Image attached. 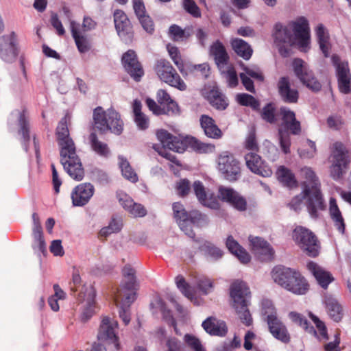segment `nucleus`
Masks as SVG:
<instances>
[{
	"instance_id": "nucleus-5",
	"label": "nucleus",
	"mask_w": 351,
	"mask_h": 351,
	"mask_svg": "<svg viewBox=\"0 0 351 351\" xmlns=\"http://www.w3.org/2000/svg\"><path fill=\"white\" fill-rule=\"evenodd\" d=\"M94 128L101 134L110 132L119 135L123 130V122L121 115L115 110L110 108L104 110L98 106L93 110Z\"/></svg>"
},
{
	"instance_id": "nucleus-6",
	"label": "nucleus",
	"mask_w": 351,
	"mask_h": 351,
	"mask_svg": "<svg viewBox=\"0 0 351 351\" xmlns=\"http://www.w3.org/2000/svg\"><path fill=\"white\" fill-rule=\"evenodd\" d=\"M282 123L278 129V138L280 147L285 154L290 152V133L299 135L301 133L300 122L295 118V112L286 107L280 109Z\"/></svg>"
},
{
	"instance_id": "nucleus-13",
	"label": "nucleus",
	"mask_w": 351,
	"mask_h": 351,
	"mask_svg": "<svg viewBox=\"0 0 351 351\" xmlns=\"http://www.w3.org/2000/svg\"><path fill=\"white\" fill-rule=\"evenodd\" d=\"M118 328L117 321L109 317H105L101 320L99 326L97 338L99 341L112 343L116 350H120L119 337L117 335Z\"/></svg>"
},
{
	"instance_id": "nucleus-1",
	"label": "nucleus",
	"mask_w": 351,
	"mask_h": 351,
	"mask_svg": "<svg viewBox=\"0 0 351 351\" xmlns=\"http://www.w3.org/2000/svg\"><path fill=\"white\" fill-rule=\"evenodd\" d=\"M70 121L71 116L66 113L59 121L55 134L60 148L61 165L71 178L81 181L85 171L81 159L77 154L75 144L70 136L68 128Z\"/></svg>"
},
{
	"instance_id": "nucleus-54",
	"label": "nucleus",
	"mask_w": 351,
	"mask_h": 351,
	"mask_svg": "<svg viewBox=\"0 0 351 351\" xmlns=\"http://www.w3.org/2000/svg\"><path fill=\"white\" fill-rule=\"evenodd\" d=\"M157 305L160 308L161 313H162L163 318L166 320V322L173 326L174 327V330L176 334H178V331L176 328V321L174 320L171 311L168 310L165 307V303L162 302L161 299L157 300Z\"/></svg>"
},
{
	"instance_id": "nucleus-26",
	"label": "nucleus",
	"mask_w": 351,
	"mask_h": 351,
	"mask_svg": "<svg viewBox=\"0 0 351 351\" xmlns=\"http://www.w3.org/2000/svg\"><path fill=\"white\" fill-rule=\"evenodd\" d=\"M247 168L253 173L263 177H269L272 174L271 169L261 160L260 156L255 152H250L245 156Z\"/></svg>"
},
{
	"instance_id": "nucleus-36",
	"label": "nucleus",
	"mask_w": 351,
	"mask_h": 351,
	"mask_svg": "<svg viewBox=\"0 0 351 351\" xmlns=\"http://www.w3.org/2000/svg\"><path fill=\"white\" fill-rule=\"evenodd\" d=\"M210 54L214 57L215 63L220 69L228 64L229 56L221 42L217 40L211 45Z\"/></svg>"
},
{
	"instance_id": "nucleus-37",
	"label": "nucleus",
	"mask_w": 351,
	"mask_h": 351,
	"mask_svg": "<svg viewBox=\"0 0 351 351\" xmlns=\"http://www.w3.org/2000/svg\"><path fill=\"white\" fill-rule=\"evenodd\" d=\"M226 246L229 251L235 255L241 263L246 264L250 261L251 257L250 254L232 236H229L227 238Z\"/></svg>"
},
{
	"instance_id": "nucleus-4",
	"label": "nucleus",
	"mask_w": 351,
	"mask_h": 351,
	"mask_svg": "<svg viewBox=\"0 0 351 351\" xmlns=\"http://www.w3.org/2000/svg\"><path fill=\"white\" fill-rule=\"evenodd\" d=\"M271 274L276 283L294 294L304 295L308 290L309 285L306 279L294 269L276 267Z\"/></svg>"
},
{
	"instance_id": "nucleus-8",
	"label": "nucleus",
	"mask_w": 351,
	"mask_h": 351,
	"mask_svg": "<svg viewBox=\"0 0 351 351\" xmlns=\"http://www.w3.org/2000/svg\"><path fill=\"white\" fill-rule=\"evenodd\" d=\"M329 160L330 177L335 180H341L345 174L350 162L348 148L342 143L335 142L332 145V151Z\"/></svg>"
},
{
	"instance_id": "nucleus-47",
	"label": "nucleus",
	"mask_w": 351,
	"mask_h": 351,
	"mask_svg": "<svg viewBox=\"0 0 351 351\" xmlns=\"http://www.w3.org/2000/svg\"><path fill=\"white\" fill-rule=\"evenodd\" d=\"M119 160L122 176L133 183L136 182L138 181V176L127 159L123 156H119Z\"/></svg>"
},
{
	"instance_id": "nucleus-11",
	"label": "nucleus",
	"mask_w": 351,
	"mask_h": 351,
	"mask_svg": "<svg viewBox=\"0 0 351 351\" xmlns=\"http://www.w3.org/2000/svg\"><path fill=\"white\" fill-rule=\"evenodd\" d=\"M156 67L157 74L162 82L180 90H186V84L168 60L165 59L158 60Z\"/></svg>"
},
{
	"instance_id": "nucleus-9",
	"label": "nucleus",
	"mask_w": 351,
	"mask_h": 351,
	"mask_svg": "<svg viewBox=\"0 0 351 351\" xmlns=\"http://www.w3.org/2000/svg\"><path fill=\"white\" fill-rule=\"evenodd\" d=\"M293 238L295 243L308 256L315 257L319 253V243L316 236L308 229L302 226L295 228Z\"/></svg>"
},
{
	"instance_id": "nucleus-19",
	"label": "nucleus",
	"mask_w": 351,
	"mask_h": 351,
	"mask_svg": "<svg viewBox=\"0 0 351 351\" xmlns=\"http://www.w3.org/2000/svg\"><path fill=\"white\" fill-rule=\"evenodd\" d=\"M121 63L125 71L134 81H141L144 71L134 51L130 49L124 53L121 58Z\"/></svg>"
},
{
	"instance_id": "nucleus-46",
	"label": "nucleus",
	"mask_w": 351,
	"mask_h": 351,
	"mask_svg": "<svg viewBox=\"0 0 351 351\" xmlns=\"http://www.w3.org/2000/svg\"><path fill=\"white\" fill-rule=\"evenodd\" d=\"M204 256L213 260H218L223 256V252L219 247L209 241H204L199 247Z\"/></svg>"
},
{
	"instance_id": "nucleus-27",
	"label": "nucleus",
	"mask_w": 351,
	"mask_h": 351,
	"mask_svg": "<svg viewBox=\"0 0 351 351\" xmlns=\"http://www.w3.org/2000/svg\"><path fill=\"white\" fill-rule=\"evenodd\" d=\"M202 95L208 101L213 107L217 110H225L228 106L226 96L215 87L204 88L202 90Z\"/></svg>"
},
{
	"instance_id": "nucleus-16",
	"label": "nucleus",
	"mask_w": 351,
	"mask_h": 351,
	"mask_svg": "<svg viewBox=\"0 0 351 351\" xmlns=\"http://www.w3.org/2000/svg\"><path fill=\"white\" fill-rule=\"evenodd\" d=\"M272 35L274 43L279 48L280 53L285 56H287L288 51L285 49V47L295 43V37L289 25H283L280 23L276 24Z\"/></svg>"
},
{
	"instance_id": "nucleus-29",
	"label": "nucleus",
	"mask_w": 351,
	"mask_h": 351,
	"mask_svg": "<svg viewBox=\"0 0 351 351\" xmlns=\"http://www.w3.org/2000/svg\"><path fill=\"white\" fill-rule=\"evenodd\" d=\"M267 323L270 332L276 339L286 343L290 341L291 338L288 330L278 317H270Z\"/></svg>"
},
{
	"instance_id": "nucleus-20",
	"label": "nucleus",
	"mask_w": 351,
	"mask_h": 351,
	"mask_svg": "<svg viewBox=\"0 0 351 351\" xmlns=\"http://www.w3.org/2000/svg\"><path fill=\"white\" fill-rule=\"evenodd\" d=\"M332 62L336 67L339 90L344 94L350 93L351 91V75L348 62L341 61L337 55L332 56Z\"/></svg>"
},
{
	"instance_id": "nucleus-23",
	"label": "nucleus",
	"mask_w": 351,
	"mask_h": 351,
	"mask_svg": "<svg viewBox=\"0 0 351 351\" xmlns=\"http://www.w3.org/2000/svg\"><path fill=\"white\" fill-rule=\"evenodd\" d=\"M252 252L263 261H270L274 255V250L269 243L258 237H249Z\"/></svg>"
},
{
	"instance_id": "nucleus-56",
	"label": "nucleus",
	"mask_w": 351,
	"mask_h": 351,
	"mask_svg": "<svg viewBox=\"0 0 351 351\" xmlns=\"http://www.w3.org/2000/svg\"><path fill=\"white\" fill-rule=\"evenodd\" d=\"M176 282L178 288L181 291L184 295L192 301L193 293L191 291L189 285L185 282L184 278L182 276H178L176 278Z\"/></svg>"
},
{
	"instance_id": "nucleus-21",
	"label": "nucleus",
	"mask_w": 351,
	"mask_h": 351,
	"mask_svg": "<svg viewBox=\"0 0 351 351\" xmlns=\"http://www.w3.org/2000/svg\"><path fill=\"white\" fill-rule=\"evenodd\" d=\"M158 105L155 103V115H174L180 113V108L176 101L165 90H159L157 93Z\"/></svg>"
},
{
	"instance_id": "nucleus-57",
	"label": "nucleus",
	"mask_w": 351,
	"mask_h": 351,
	"mask_svg": "<svg viewBox=\"0 0 351 351\" xmlns=\"http://www.w3.org/2000/svg\"><path fill=\"white\" fill-rule=\"evenodd\" d=\"M304 146L307 147L308 149H298V153L300 157L305 158H311L314 157L317 152L315 142L310 140H307L305 142Z\"/></svg>"
},
{
	"instance_id": "nucleus-63",
	"label": "nucleus",
	"mask_w": 351,
	"mask_h": 351,
	"mask_svg": "<svg viewBox=\"0 0 351 351\" xmlns=\"http://www.w3.org/2000/svg\"><path fill=\"white\" fill-rule=\"evenodd\" d=\"M262 312L266 316V321L268 322L271 317H277L276 309L271 300H264L262 302Z\"/></svg>"
},
{
	"instance_id": "nucleus-32",
	"label": "nucleus",
	"mask_w": 351,
	"mask_h": 351,
	"mask_svg": "<svg viewBox=\"0 0 351 351\" xmlns=\"http://www.w3.org/2000/svg\"><path fill=\"white\" fill-rule=\"evenodd\" d=\"M204 329L211 335L223 336L227 332V326L223 321L213 317H208L202 323Z\"/></svg>"
},
{
	"instance_id": "nucleus-48",
	"label": "nucleus",
	"mask_w": 351,
	"mask_h": 351,
	"mask_svg": "<svg viewBox=\"0 0 351 351\" xmlns=\"http://www.w3.org/2000/svg\"><path fill=\"white\" fill-rule=\"evenodd\" d=\"M166 49L168 51L169 56H170L175 65L179 69L181 73H184V62L178 47L171 43H168L166 45Z\"/></svg>"
},
{
	"instance_id": "nucleus-60",
	"label": "nucleus",
	"mask_w": 351,
	"mask_h": 351,
	"mask_svg": "<svg viewBox=\"0 0 351 351\" xmlns=\"http://www.w3.org/2000/svg\"><path fill=\"white\" fill-rule=\"evenodd\" d=\"M189 219L191 223H196L198 226L207 224L208 223L207 216L197 210L190 212L189 213Z\"/></svg>"
},
{
	"instance_id": "nucleus-45",
	"label": "nucleus",
	"mask_w": 351,
	"mask_h": 351,
	"mask_svg": "<svg viewBox=\"0 0 351 351\" xmlns=\"http://www.w3.org/2000/svg\"><path fill=\"white\" fill-rule=\"evenodd\" d=\"M276 176L278 180L284 185L290 188L296 186L297 182L295 179L294 175L285 167H279L276 171Z\"/></svg>"
},
{
	"instance_id": "nucleus-62",
	"label": "nucleus",
	"mask_w": 351,
	"mask_h": 351,
	"mask_svg": "<svg viewBox=\"0 0 351 351\" xmlns=\"http://www.w3.org/2000/svg\"><path fill=\"white\" fill-rule=\"evenodd\" d=\"M197 286L198 289L204 294H207L211 291L213 285V282L205 276H199L197 278Z\"/></svg>"
},
{
	"instance_id": "nucleus-50",
	"label": "nucleus",
	"mask_w": 351,
	"mask_h": 351,
	"mask_svg": "<svg viewBox=\"0 0 351 351\" xmlns=\"http://www.w3.org/2000/svg\"><path fill=\"white\" fill-rule=\"evenodd\" d=\"M114 301L117 307L119 308V317L125 324V325H128L130 322V306L131 304H125L124 301L119 300L117 298V293L114 295Z\"/></svg>"
},
{
	"instance_id": "nucleus-15",
	"label": "nucleus",
	"mask_w": 351,
	"mask_h": 351,
	"mask_svg": "<svg viewBox=\"0 0 351 351\" xmlns=\"http://www.w3.org/2000/svg\"><path fill=\"white\" fill-rule=\"evenodd\" d=\"M217 168L224 177L230 180H237L240 176L239 162L232 154L224 152L217 159Z\"/></svg>"
},
{
	"instance_id": "nucleus-42",
	"label": "nucleus",
	"mask_w": 351,
	"mask_h": 351,
	"mask_svg": "<svg viewBox=\"0 0 351 351\" xmlns=\"http://www.w3.org/2000/svg\"><path fill=\"white\" fill-rule=\"evenodd\" d=\"M330 206H329V212L330 217L333 221L335 222V225L337 228L339 232L341 233L344 232L345 230V223L341 215V213L339 209V207L337 204L336 199L335 198L330 199Z\"/></svg>"
},
{
	"instance_id": "nucleus-24",
	"label": "nucleus",
	"mask_w": 351,
	"mask_h": 351,
	"mask_svg": "<svg viewBox=\"0 0 351 351\" xmlns=\"http://www.w3.org/2000/svg\"><path fill=\"white\" fill-rule=\"evenodd\" d=\"M193 188L198 201L202 205L214 210L220 208L221 204L217 197L213 193L208 194L200 181L194 182Z\"/></svg>"
},
{
	"instance_id": "nucleus-2",
	"label": "nucleus",
	"mask_w": 351,
	"mask_h": 351,
	"mask_svg": "<svg viewBox=\"0 0 351 351\" xmlns=\"http://www.w3.org/2000/svg\"><path fill=\"white\" fill-rule=\"evenodd\" d=\"M300 175L304 180L302 183L304 195L307 197V210L311 217L317 218L324 210L325 204L320 191V183L311 167L300 169Z\"/></svg>"
},
{
	"instance_id": "nucleus-25",
	"label": "nucleus",
	"mask_w": 351,
	"mask_h": 351,
	"mask_svg": "<svg viewBox=\"0 0 351 351\" xmlns=\"http://www.w3.org/2000/svg\"><path fill=\"white\" fill-rule=\"evenodd\" d=\"M114 22L118 35L125 41L132 38V27L127 15L120 10L114 12Z\"/></svg>"
},
{
	"instance_id": "nucleus-40",
	"label": "nucleus",
	"mask_w": 351,
	"mask_h": 351,
	"mask_svg": "<svg viewBox=\"0 0 351 351\" xmlns=\"http://www.w3.org/2000/svg\"><path fill=\"white\" fill-rule=\"evenodd\" d=\"M326 305L329 316L335 322H339L343 316V310L339 302L332 297L326 300Z\"/></svg>"
},
{
	"instance_id": "nucleus-3",
	"label": "nucleus",
	"mask_w": 351,
	"mask_h": 351,
	"mask_svg": "<svg viewBox=\"0 0 351 351\" xmlns=\"http://www.w3.org/2000/svg\"><path fill=\"white\" fill-rule=\"evenodd\" d=\"M156 136L164 148L178 153H183L188 148L201 154L210 153L215 148L214 145L201 142L193 136H174L165 130H158Z\"/></svg>"
},
{
	"instance_id": "nucleus-64",
	"label": "nucleus",
	"mask_w": 351,
	"mask_h": 351,
	"mask_svg": "<svg viewBox=\"0 0 351 351\" xmlns=\"http://www.w3.org/2000/svg\"><path fill=\"white\" fill-rule=\"evenodd\" d=\"M190 70L204 78H207L210 75V66L208 63L191 65Z\"/></svg>"
},
{
	"instance_id": "nucleus-34",
	"label": "nucleus",
	"mask_w": 351,
	"mask_h": 351,
	"mask_svg": "<svg viewBox=\"0 0 351 351\" xmlns=\"http://www.w3.org/2000/svg\"><path fill=\"white\" fill-rule=\"evenodd\" d=\"M199 121L201 128L207 137L214 139H219L221 137L222 132L213 118L204 114L201 116Z\"/></svg>"
},
{
	"instance_id": "nucleus-41",
	"label": "nucleus",
	"mask_w": 351,
	"mask_h": 351,
	"mask_svg": "<svg viewBox=\"0 0 351 351\" xmlns=\"http://www.w3.org/2000/svg\"><path fill=\"white\" fill-rule=\"evenodd\" d=\"M316 35L317 37L319 48L325 57H328L330 53V44L329 42V35L324 26L319 24L316 28Z\"/></svg>"
},
{
	"instance_id": "nucleus-55",
	"label": "nucleus",
	"mask_w": 351,
	"mask_h": 351,
	"mask_svg": "<svg viewBox=\"0 0 351 351\" xmlns=\"http://www.w3.org/2000/svg\"><path fill=\"white\" fill-rule=\"evenodd\" d=\"M241 346V340L234 336L232 341H224L217 346L215 351H234L236 348Z\"/></svg>"
},
{
	"instance_id": "nucleus-33",
	"label": "nucleus",
	"mask_w": 351,
	"mask_h": 351,
	"mask_svg": "<svg viewBox=\"0 0 351 351\" xmlns=\"http://www.w3.org/2000/svg\"><path fill=\"white\" fill-rule=\"evenodd\" d=\"M306 266L308 269L313 274L318 283L323 288H326L328 285L333 281L334 278L330 272L326 271L315 263L311 261L307 263Z\"/></svg>"
},
{
	"instance_id": "nucleus-14",
	"label": "nucleus",
	"mask_w": 351,
	"mask_h": 351,
	"mask_svg": "<svg viewBox=\"0 0 351 351\" xmlns=\"http://www.w3.org/2000/svg\"><path fill=\"white\" fill-rule=\"evenodd\" d=\"M288 25L295 37V42L305 51L310 43V31L307 19L301 16L290 22Z\"/></svg>"
},
{
	"instance_id": "nucleus-59",
	"label": "nucleus",
	"mask_w": 351,
	"mask_h": 351,
	"mask_svg": "<svg viewBox=\"0 0 351 351\" xmlns=\"http://www.w3.org/2000/svg\"><path fill=\"white\" fill-rule=\"evenodd\" d=\"M225 73V77L228 86L230 88L236 87L239 84V80L235 69L230 66L227 67L226 71H223Z\"/></svg>"
},
{
	"instance_id": "nucleus-39",
	"label": "nucleus",
	"mask_w": 351,
	"mask_h": 351,
	"mask_svg": "<svg viewBox=\"0 0 351 351\" xmlns=\"http://www.w3.org/2000/svg\"><path fill=\"white\" fill-rule=\"evenodd\" d=\"M95 293L94 289L90 287L88 290L87 298L86 299V304L84 306L81 314V321L83 322H87L95 312Z\"/></svg>"
},
{
	"instance_id": "nucleus-28",
	"label": "nucleus",
	"mask_w": 351,
	"mask_h": 351,
	"mask_svg": "<svg viewBox=\"0 0 351 351\" xmlns=\"http://www.w3.org/2000/svg\"><path fill=\"white\" fill-rule=\"evenodd\" d=\"M117 198L120 204L134 217H142L146 215L147 210L141 204L136 203L125 193H118Z\"/></svg>"
},
{
	"instance_id": "nucleus-10",
	"label": "nucleus",
	"mask_w": 351,
	"mask_h": 351,
	"mask_svg": "<svg viewBox=\"0 0 351 351\" xmlns=\"http://www.w3.org/2000/svg\"><path fill=\"white\" fill-rule=\"evenodd\" d=\"M123 281L114 293H117V298L128 305L136 299L135 270L130 265H125L123 269Z\"/></svg>"
},
{
	"instance_id": "nucleus-43",
	"label": "nucleus",
	"mask_w": 351,
	"mask_h": 351,
	"mask_svg": "<svg viewBox=\"0 0 351 351\" xmlns=\"http://www.w3.org/2000/svg\"><path fill=\"white\" fill-rule=\"evenodd\" d=\"M89 140L92 149L97 154L104 158H108L110 155L108 145L106 143L100 141L95 132L90 134Z\"/></svg>"
},
{
	"instance_id": "nucleus-12",
	"label": "nucleus",
	"mask_w": 351,
	"mask_h": 351,
	"mask_svg": "<svg viewBox=\"0 0 351 351\" xmlns=\"http://www.w3.org/2000/svg\"><path fill=\"white\" fill-rule=\"evenodd\" d=\"M293 67L295 75L300 82L313 91H319L322 85L309 69L308 64L302 59L296 58L293 61Z\"/></svg>"
},
{
	"instance_id": "nucleus-61",
	"label": "nucleus",
	"mask_w": 351,
	"mask_h": 351,
	"mask_svg": "<svg viewBox=\"0 0 351 351\" xmlns=\"http://www.w3.org/2000/svg\"><path fill=\"white\" fill-rule=\"evenodd\" d=\"M184 340L185 343L194 351H206L199 339L196 337L186 334L184 335Z\"/></svg>"
},
{
	"instance_id": "nucleus-31",
	"label": "nucleus",
	"mask_w": 351,
	"mask_h": 351,
	"mask_svg": "<svg viewBox=\"0 0 351 351\" xmlns=\"http://www.w3.org/2000/svg\"><path fill=\"white\" fill-rule=\"evenodd\" d=\"M70 27L78 51L82 53L88 52L91 49L90 39L80 33L78 29L79 25L75 21H71Z\"/></svg>"
},
{
	"instance_id": "nucleus-53",
	"label": "nucleus",
	"mask_w": 351,
	"mask_h": 351,
	"mask_svg": "<svg viewBox=\"0 0 351 351\" xmlns=\"http://www.w3.org/2000/svg\"><path fill=\"white\" fill-rule=\"evenodd\" d=\"M121 228V221L115 218H112L108 226L101 229L99 231V237L106 238L112 233L119 232Z\"/></svg>"
},
{
	"instance_id": "nucleus-22",
	"label": "nucleus",
	"mask_w": 351,
	"mask_h": 351,
	"mask_svg": "<svg viewBox=\"0 0 351 351\" xmlns=\"http://www.w3.org/2000/svg\"><path fill=\"white\" fill-rule=\"evenodd\" d=\"M95 193L94 186L89 183H81L77 185L71 193L72 204L74 206H84L87 204Z\"/></svg>"
},
{
	"instance_id": "nucleus-44",
	"label": "nucleus",
	"mask_w": 351,
	"mask_h": 351,
	"mask_svg": "<svg viewBox=\"0 0 351 351\" xmlns=\"http://www.w3.org/2000/svg\"><path fill=\"white\" fill-rule=\"evenodd\" d=\"M232 46L237 54L243 59L249 60L251 58L253 50L251 47L242 39H234L232 41Z\"/></svg>"
},
{
	"instance_id": "nucleus-58",
	"label": "nucleus",
	"mask_w": 351,
	"mask_h": 351,
	"mask_svg": "<svg viewBox=\"0 0 351 351\" xmlns=\"http://www.w3.org/2000/svg\"><path fill=\"white\" fill-rule=\"evenodd\" d=\"M173 210L174 217L178 223L179 221H187L189 219V213L186 211L182 204L176 202L173 204Z\"/></svg>"
},
{
	"instance_id": "nucleus-17",
	"label": "nucleus",
	"mask_w": 351,
	"mask_h": 351,
	"mask_svg": "<svg viewBox=\"0 0 351 351\" xmlns=\"http://www.w3.org/2000/svg\"><path fill=\"white\" fill-rule=\"evenodd\" d=\"M19 54L17 38L14 32L0 37V58L5 62H14Z\"/></svg>"
},
{
	"instance_id": "nucleus-18",
	"label": "nucleus",
	"mask_w": 351,
	"mask_h": 351,
	"mask_svg": "<svg viewBox=\"0 0 351 351\" xmlns=\"http://www.w3.org/2000/svg\"><path fill=\"white\" fill-rule=\"evenodd\" d=\"M217 198L226 202L239 211L247 209V202L244 197L232 188L220 186Z\"/></svg>"
},
{
	"instance_id": "nucleus-30",
	"label": "nucleus",
	"mask_w": 351,
	"mask_h": 351,
	"mask_svg": "<svg viewBox=\"0 0 351 351\" xmlns=\"http://www.w3.org/2000/svg\"><path fill=\"white\" fill-rule=\"evenodd\" d=\"M278 93L286 103H296L298 99L297 90L291 88L289 80L286 77H281L278 82Z\"/></svg>"
},
{
	"instance_id": "nucleus-49",
	"label": "nucleus",
	"mask_w": 351,
	"mask_h": 351,
	"mask_svg": "<svg viewBox=\"0 0 351 351\" xmlns=\"http://www.w3.org/2000/svg\"><path fill=\"white\" fill-rule=\"evenodd\" d=\"M26 110L20 112L19 117V125L20 127L19 133L22 135L25 143H28L30 139L29 121L26 116Z\"/></svg>"
},
{
	"instance_id": "nucleus-7",
	"label": "nucleus",
	"mask_w": 351,
	"mask_h": 351,
	"mask_svg": "<svg viewBox=\"0 0 351 351\" xmlns=\"http://www.w3.org/2000/svg\"><path fill=\"white\" fill-rule=\"evenodd\" d=\"M230 297L233 301L232 306L240 319L246 326H250L252 323V317L247 306L250 292L246 284L243 281H234L230 287Z\"/></svg>"
},
{
	"instance_id": "nucleus-51",
	"label": "nucleus",
	"mask_w": 351,
	"mask_h": 351,
	"mask_svg": "<svg viewBox=\"0 0 351 351\" xmlns=\"http://www.w3.org/2000/svg\"><path fill=\"white\" fill-rule=\"evenodd\" d=\"M288 316L293 324L298 325L309 332H313L316 334V331L313 327L308 328V320L303 315L295 311H291L289 313Z\"/></svg>"
},
{
	"instance_id": "nucleus-35",
	"label": "nucleus",
	"mask_w": 351,
	"mask_h": 351,
	"mask_svg": "<svg viewBox=\"0 0 351 351\" xmlns=\"http://www.w3.org/2000/svg\"><path fill=\"white\" fill-rule=\"evenodd\" d=\"M142 103L136 99L132 104L134 121L138 129L145 130L148 128L149 125V118L142 112Z\"/></svg>"
},
{
	"instance_id": "nucleus-52",
	"label": "nucleus",
	"mask_w": 351,
	"mask_h": 351,
	"mask_svg": "<svg viewBox=\"0 0 351 351\" xmlns=\"http://www.w3.org/2000/svg\"><path fill=\"white\" fill-rule=\"evenodd\" d=\"M237 101L242 106H250L254 110L258 109L260 104L252 95L247 93L238 94L236 96Z\"/></svg>"
},
{
	"instance_id": "nucleus-38",
	"label": "nucleus",
	"mask_w": 351,
	"mask_h": 351,
	"mask_svg": "<svg viewBox=\"0 0 351 351\" xmlns=\"http://www.w3.org/2000/svg\"><path fill=\"white\" fill-rule=\"evenodd\" d=\"M169 37L174 42H180L187 40L193 34V28L186 27L182 29L178 25H171L168 29Z\"/></svg>"
}]
</instances>
